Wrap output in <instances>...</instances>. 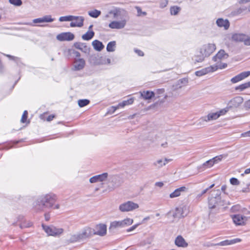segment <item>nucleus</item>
<instances>
[{
  "label": "nucleus",
  "instance_id": "nucleus-63",
  "mask_svg": "<svg viewBox=\"0 0 250 250\" xmlns=\"http://www.w3.org/2000/svg\"><path fill=\"white\" fill-rule=\"evenodd\" d=\"M73 54L76 57V59H79V58L80 57L81 54L80 53L77 51L73 50Z\"/></svg>",
  "mask_w": 250,
  "mask_h": 250
},
{
  "label": "nucleus",
  "instance_id": "nucleus-8",
  "mask_svg": "<svg viewBox=\"0 0 250 250\" xmlns=\"http://www.w3.org/2000/svg\"><path fill=\"white\" fill-rule=\"evenodd\" d=\"M232 220L235 224L237 226H243L246 224L248 217L240 214H235L232 216Z\"/></svg>",
  "mask_w": 250,
  "mask_h": 250
},
{
  "label": "nucleus",
  "instance_id": "nucleus-23",
  "mask_svg": "<svg viewBox=\"0 0 250 250\" xmlns=\"http://www.w3.org/2000/svg\"><path fill=\"white\" fill-rule=\"evenodd\" d=\"M246 34L242 33H235L232 35V40L236 42H244L245 43V38Z\"/></svg>",
  "mask_w": 250,
  "mask_h": 250
},
{
  "label": "nucleus",
  "instance_id": "nucleus-52",
  "mask_svg": "<svg viewBox=\"0 0 250 250\" xmlns=\"http://www.w3.org/2000/svg\"><path fill=\"white\" fill-rule=\"evenodd\" d=\"M168 4L167 0H162L160 2V7L162 8H165Z\"/></svg>",
  "mask_w": 250,
  "mask_h": 250
},
{
  "label": "nucleus",
  "instance_id": "nucleus-62",
  "mask_svg": "<svg viewBox=\"0 0 250 250\" xmlns=\"http://www.w3.org/2000/svg\"><path fill=\"white\" fill-rule=\"evenodd\" d=\"M24 220V217L23 215H20L17 217V221L22 222Z\"/></svg>",
  "mask_w": 250,
  "mask_h": 250
},
{
  "label": "nucleus",
  "instance_id": "nucleus-21",
  "mask_svg": "<svg viewBox=\"0 0 250 250\" xmlns=\"http://www.w3.org/2000/svg\"><path fill=\"white\" fill-rule=\"evenodd\" d=\"M187 190V188L183 186L176 189L173 192L170 194L169 197L173 198L179 196L181 195V192H185Z\"/></svg>",
  "mask_w": 250,
  "mask_h": 250
},
{
  "label": "nucleus",
  "instance_id": "nucleus-12",
  "mask_svg": "<svg viewBox=\"0 0 250 250\" xmlns=\"http://www.w3.org/2000/svg\"><path fill=\"white\" fill-rule=\"evenodd\" d=\"M126 24L125 20L121 21H113L109 24V27L112 29H122Z\"/></svg>",
  "mask_w": 250,
  "mask_h": 250
},
{
  "label": "nucleus",
  "instance_id": "nucleus-43",
  "mask_svg": "<svg viewBox=\"0 0 250 250\" xmlns=\"http://www.w3.org/2000/svg\"><path fill=\"white\" fill-rule=\"evenodd\" d=\"M247 85L246 83H242L238 86H237L235 87V90H239V91H242L245 89H247Z\"/></svg>",
  "mask_w": 250,
  "mask_h": 250
},
{
  "label": "nucleus",
  "instance_id": "nucleus-47",
  "mask_svg": "<svg viewBox=\"0 0 250 250\" xmlns=\"http://www.w3.org/2000/svg\"><path fill=\"white\" fill-rule=\"evenodd\" d=\"M153 165L155 166L158 165V167H161L163 166L166 165V163H164L163 160L162 159H160L156 161L153 163Z\"/></svg>",
  "mask_w": 250,
  "mask_h": 250
},
{
  "label": "nucleus",
  "instance_id": "nucleus-36",
  "mask_svg": "<svg viewBox=\"0 0 250 250\" xmlns=\"http://www.w3.org/2000/svg\"><path fill=\"white\" fill-rule=\"evenodd\" d=\"M90 103L88 99H81L78 101V105L80 107H84Z\"/></svg>",
  "mask_w": 250,
  "mask_h": 250
},
{
  "label": "nucleus",
  "instance_id": "nucleus-60",
  "mask_svg": "<svg viewBox=\"0 0 250 250\" xmlns=\"http://www.w3.org/2000/svg\"><path fill=\"white\" fill-rule=\"evenodd\" d=\"M240 206L239 205H234V206H232L231 208V209L233 211H239L240 210Z\"/></svg>",
  "mask_w": 250,
  "mask_h": 250
},
{
  "label": "nucleus",
  "instance_id": "nucleus-59",
  "mask_svg": "<svg viewBox=\"0 0 250 250\" xmlns=\"http://www.w3.org/2000/svg\"><path fill=\"white\" fill-rule=\"evenodd\" d=\"M34 23H42L44 22L43 18H40L34 19L33 21Z\"/></svg>",
  "mask_w": 250,
  "mask_h": 250
},
{
  "label": "nucleus",
  "instance_id": "nucleus-40",
  "mask_svg": "<svg viewBox=\"0 0 250 250\" xmlns=\"http://www.w3.org/2000/svg\"><path fill=\"white\" fill-rule=\"evenodd\" d=\"M4 56L8 57L10 60L14 61L17 63H18L19 62H21V59L17 57H15V56H12L11 55H8V54H4Z\"/></svg>",
  "mask_w": 250,
  "mask_h": 250
},
{
  "label": "nucleus",
  "instance_id": "nucleus-54",
  "mask_svg": "<svg viewBox=\"0 0 250 250\" xmlns=\"http://www.w3.org/2000/svg\"><path fill=\"white\" fill-rule=\"evenodd\" d=\"M229 109V108H228V106H227L226 108L220 110L219 111L217 112V113L218 114H219L220 116L221 115L225 114L228 111Z\"/></svg>",
  "mask_w": 250,
  "mask_h": 250
},
{
  "label": "nucleus",
  "instance_id": "nucleus-34",
  "mask_svg": "<svg viewBox=\"0 0 250 250\" xmlns=\"http://www.w3.org/2000/svg\"><path fill=\"white\" fill-rule=\"evenodd\" d=\"M33 225V223L30 221H26L24 220L20 224V227L21 229L28 228L31 227Z\"/></svg>",
  "mask_w": 250,
  "mask_h": 250
},
{
  "label": "nucleus",
  "instance_id": "nucleus-41",
  "mask_svg": "<svg viewBox=\"0 0 250 250\" xmlns=\"http://www.w3.org/2000/svg\"><path fill=\"white\" fill-rule=\"evenodd\" d=\"M119 108V107L118 106V105H117V106H111L108 108L106 114H112L114 113L117 109Z\"/></svg>",
  "mask_w": 250,
  "mask_h": 250
},
{
  "label": "nucleus",
  "instance_id": "nucleus-4",
  "mask_svg": "<svg viewBox=\"0 0 250 250\" xmlns=\"http://www.w3.org/2000/svg\"><path fill=\"white\" fill-rule=\"evenodd\" d=\"M42 227L45 232L47 233L48 235L57 236L62 234L63 231V229H58L54 226L50 227L42 224Z\"/></svg>",
  "mask_w": 250,
  "mask_h": 250
},
{
  "label": "nucleus",
  "instance_id": "nucleus-50",
  "mask_svg": "<svg viewBox=\"0 0 250 250\" xmlns=\"http://www.w3.org/2000/svg\"><path fill=\"white\" fill-rule=\"evenodd\" d=\"M223 158V155H220L219 156H217L212 159V160L214 162V164L216 163H218L219 162L221 161V160Z\"/></svg>",
  "mask_w": 250,
  "mask_h": 250
},
{
  "label": "nucleus",
  "instance_id": "nucleus-19",
  "mask_svg": "<svg viewBox=\"0 0 250 250\" xmlns=\"http://www.w3.org/2000/svg\"><path fill=\"white\" fill-rule=\"evenodd\" d=\"M229 57L228 54L226 53L224 50L221 49L212 58V60L216 62L218 59L221 60L222 59H227Z\"/></svg>",
  "mask_w": 250,
  "mask_h": 250
},
{
  "label": "nucleus",
  "instance_id": "nucleus-27",
  "mask_svg": "<svg viewBox=\"0 0 250 250\" xmlns=\"http://www.w3.org/2000/svg\"><path fill=\"white\" fill-rule=\"evenodd\" d=\"M123 227L122 225V221H113L111 222L110 227L109 228V230L112 229H115L117 228H122Z\"/></svg>",
  "mask_w": 250,
  "mask_h": 250
},
{
  "label": "nucleus",
  "instance_id": "nucleus-17",
  "mask_svg": "<svg viewBox=\"0 0 250 250\" xmlns=\"http://www.w3.org/2000/svg\"><path fill=\"white\" fill-rule=\"evenodd\" d=\"M81 234L83 236V239L91 237L93 235H96L95 229L87 227L83 230V232Z\"/></svg>",
  "mask_w": 250,
  "mask_h": 250
},
{
  "label": "nucleus",
  "instance_id": "nucleus-6",
  "mask_svg": "<svg viewBox=\"0 0 250 250\" xmlns=\"http://www.w3.org/2000/svg\"><path fill=\"white\" fill-rule=\"evenodd\" d=\"M205 55V57L209 56L216 49V45L214 43H208L204 45L200 49Z\"/></svg>",
  "mask_w": 250,
  "mask_h": 250
},
{
  "label": "nucleus",
  "instance_id": "nucleus-45",
  "mask_svg": "<svg viewBox=\"0 0 250 250\" xmlns=\"http://www.w3.org/2000/svg\"><path fill=\"white\" fill-rule=\"evenodd\" d=\"M27 117H28V112L27 110H24L22 114V117H21V122L22 123H26L27 121Z\"/></svg>",
  "mask_w": 250,
  "mask_h": 250
},
{
  "label": "nucleus",
  "instance_id": "nucleus-26",
  "mask_svg": "<svg viewBox=\"0 0 250 250\" xmlns=\"http://www.w3.org/2000/svg\"><path fill=\"white\" fill-rule=\"evenodd\" d=\"M155 94L153 91H144L141 93V96L145 100H150L154 97Z\"/></svg>",
  "mask_w": 250,
  "mask_h": 250
},
{
  "label": "nucleus",
  "instance_id": "nucleus-1",
  "mask_svg": "<svg viewBox=\"0 0 250 250\" xmlns=\"http://www.w3.org/2000/svg\"><path fill=\"white\" fill-rule=\"evenodd\" d=\"M57 200V196L54 193H50L40 196L36 200V206L39 209L42 210L43 208H52Z\"/></svg>",
  "mask_w": 250,
  "mask_h": 250
},
{
  "label": "nucleus",
  "instance_id": "nucleus-51",
  "mask_svg": "<svg viewBox=\"0 0 250 250\" xmlns=\"http://www.w3.org/2000/svg\"><path fill=\"white\" fill-rule=\"evenodd\" d=\"M242 240L240 238H235L232 240H229V245H232L236 243L240 242Z\"/></svg>",
  "mask_w": 250,
  "mask_h": 250
},
{
  "label": "nucleus",
  "instance_id": "nucleus-24",
  "mask_svg": "<svg viewBox=\"0 0 250 250\" xmlns=\"http://www.w3.org/2000/svg\"><path fill=\"white\" fill-rule=\"evenodd\" d=\"M92 44L94 49L98 51H101L104 48L103 43L97 40L93 41L92 42Z\"/></svg>",
  "mask_w": 250,
  "mask_h": 250
},
{
  "label": "nucleus",
  "instance_id": "nucleus-33",
  "mask_svg": "<svg viewBox=\"0 0 250 250\" xmlns=\"http://www.w3.org/2000/svg\"><path fill=\"white\" fill-rule=\"evenodd\" d=\"M101 14V12L99 10L95 9L92 11H90L88 12V15L92 18H98Z\"/></svg>",
  "mask_w": 250,
  "mask_h": 250
},
{
  "label": "nucleus",
  "instance_id": "nucleus-20",
  "mask_svg": "<svg viewBox=\"0 0 250 250\" xmlns=\"http://www.w3.org/2000/svg\"><path fill=\"white\" fill-rule=\"evenodd\" d=\"M79 18L74 19V20H76L75 21H72L70 23V26L72 27H82L83 25L84 21V18L82 16H77Z\"/></svg>",
  "mask_w": 250,
  "mask_h": 250
},
{
  "label": "nucleus",
  "instance_id": "nucleus-22",
  "mask_svg": "<svg viewBox=\"0 0 250 250\" xmlns=\"http://www.w3.org/2000/svg\"><path fill=\"white\" fill-rule=\"evenodd\" d=\"M217 25L220 27H224L225 29H228L229 27V22L228 20H224L222 18H219L216 21Z\"/></svg>",
  "mask_w": 250,
  "mask_h": 250
},
{
  "label": "nucleus",
  "instance_id": "nucleus-58",
  "mask_svg": "<svg viewBox=\"0 0 250 250\" xmlns=\"http://www.w3.org/2000/svg\"><path fill=\"white\" fill-rule=\"evenodd\" d=\"M139 225V224H135L132 227H130L129 228L127 229H126L127 232H130L133 230H134Z\"/></svg>",
  "mask_w": 250,
  "mask_h": 250
},
{
  "label": "nucleus",
  "instance_id": "nucleus-55",
  "mask_svg": "<svg viewBox=\"0 0 250 250\" xmlns=\"http://www.w3.org/2000/svg\"><path fill=\"white\" fill-rule=\"evenodd\" d=\"M244 44L246 45H250V36L246 35Z\"/></svg>",
  "mask_w": 250,
  "mask_h": 250
},
{
  "label": "nucleus",
  "instance_id": "nucleus-7",
  "mask_svg": "<svg viewBox=\"0 0 250 250\" xmlns=\"http://www.w3.org/2000/svg\"><path fill=\"white\" fill-rule=\"evenodd\" d=\"M75 38L74 35L71 32H62L58 34L56 39L59 41H72Z\"/></svg>",
  "mask_w": 250,
  "mask_h": 250
},
{
  "label": "nucleus",
  "instance_id": "nucleus-38",
  "mask_svg": "<svg viewBox=\"0 0 250 250\" xmlns=\"http://www.w3.org/2000/svg\"><path fill=\"white\" fill-rule=\"evenodd\" d=\"M123 227L131 225L133 223V220L130 218H125L122 221Z\"/></svg>",
  "mask_w": 250,
  "mask_h": 250
},
{
  "label": "nucleus",
  "instance_id": "nucleus-9",
  "mask_svg": "<svg viewBox=\"0 0 250 250\" xmlns=\"http://www.w3.org/2000/svg\"><path fill=\"white\" fill-rule=\"evenodd\" d=\"M108 173L104 172L101 174L94 176L90 178L89 182L91 183H94L98 182H104L105 181L108 177Z\"/></svg>",
  "mask_w": 250,
  "mask_h": 250
},
{
  "label": "nucleus",
  "instance_id": "nucleus-44",
  "mask_svg": "<svg viewBox=\"0 0 250 250\" xmlns=\"http://www.w3.org/2000/svg\"><path fill=\"white\" fill-rule=\"evenodd\" d=\"M214 164V162L213 161V160H212L211 159L203 164V167H207V168H209L213 166Z\"/></svg>",
  "mask_w": 250,
  "mask_h": 250
},
{
  "label": "nucleus",
  "instance_id": "nucleus-42",
  "mask_svg": "<svg viewBox=\"0 0 250 250\" xmlns=\"http://www.w3.org/2000/svg\"><path fill=\"white\" fill-rule=\"evenodd\" d=\"M43 21L44 22H51L54 21V19L52 18V16L50 15H45L43 16Z\"/></svg>",
  "mask_w": 250,
  "mask_h": 250
},
{
  "label": "nucleus",
  "instance_id": "nucleus-30",
  "mask_svg": "<svg viewBox=\"0 0 250 250\" xmlns=\"http://www.w3.org/2000/svg\"><path fill=\"white\" fill-rule=\"evenodd\" d=\"M195 57L196 58L195 60V62H203L206 57H205V55L202 51V49H200L199 54L195 55Z\"/></svg>",
  "mask_w": 250,
  "mask_h": 250
},
{
  "label": "nucleus",
  "instance_id": "nucleus-37",
  "mask_svg": "<svg viewBox=\"0 0 250 250\" xmlns=\"http://www.w3.org/2000/svg\"><path fill=\"white\" fill-rule=\"evenodd\" d=\"M172 216L174 218H181L182 217H184V216L182 215V213H181V209L179 208H176L175 211L173 213Z\"/></svg>",
  "mask_w": 250,
  "mask_h": 250
},
{
  "label": "nucleus",
  "instance_id": "nucleus-49",
  "mask_svg": "<svg viewBox=\"0 0 250 250\" xmlns=\"http://www.w3.org/2000/svg\"><path fill=\"white\" fill-rule=\"evenodd\" d=\"M188 83V79L187 78H184L182 79H181L178 80V83L179 84H184V85H186Z\"/></svg>",
  "mask_w": 250,
  "mask_h": 250
},
{
  "label": "nucleus",
  "instance_id": "nucleus-2",
  "mask_svg": "<svg viewBox=\"0 0 250 250\" xmlns=\"http://www.w3.org/2000/svg\"><path fill=\"white\" fill-rule=\"evenodd\" d=\"M221 191L217 190L215 193H211L208 197V208L210 209L215 208L217 206H223L224 201L222 200Z\"/></svg>",
  "mask_w": 250,
  "mask_h": 250
},
{
  "label": "nucleus",
  "instance_id": "nucleus-53",
  "mask_svg": "<svg viewBox=\"0 0 250 250\" xmlns=\"http://www.w3.org/2000/svg\"><path fill=\"white\" fill-rule=\"evenodd\" d=\"M136 9L137 10L138 16H140L142 15L146 16V12H142V9L140 7H136Z\"/></svg>",
  "mask_w": 250,
  "mask_h": 250
},
{
  "label": "nucleus",
  "instance_id": "nucleus-10",
  "mask_svg": "<svg viewBox=\"0 0 250 250\" xmlns=\"http://www.w3.org/2000/svg\"><path fill=\"white\" fill-rule=\"evenodd\" d=\"M106 225L104 224H99L95 226L96 235L104 236L106 234Z\"/></svg>",
  "mask_w": 250,
  "mask_h": 250
},
{
  "label": "nucleus",
  "instance_id": "nucleus-48",
  "mask_svg": "<svg viewBox=\"0 0 250 250\" xmlns=\"http://www.w3.org/2000/svg\"><path fill=\"white\" fill-rule=\"evenodd\" d=\"M230 183L232 185H238L240 184L239 181L236 178L232 177L229 180Z\"/></svg>",
  "mask_w": 250,
  "mask_h": 250
},
{
  "label": "nucleus",
  "instance_id": "nucleus-16",
  "mask_svg": "<svg viewBox=\"0 0 250 250\" xmlns=\"http://www.w3.org/2000/svg\"><path fill=\"white\" fill-rule=\"evenodd\" d=\"M217 70V68H214L213 66L203 68L201 70L197 71L195 72V74L198 77H201L208 74L209 72H213Z\"/></svg>",
  "mask_w": 250,
  "mask_h": 250
},
{
  "label": "nucleus",
  "instance_id": "nucleus-25",
  "mask_svg": "<svg viewBox=\"0 0 250 250\" xmlns=\"http://www.w3.org/2000/svg\"><path fill=\"white\" fill-rule=\"evenodd\" d=\"M95 32L93 30H88L86 33L82 35V38L85 41H89L93 38Z\"/></svg>",
  "mask_w": 250,
  "mask_h": 250
},
{
  "label": "nucleus",
  "instance_id": "nucleus-29",
  "mask_svg": "<svg viewBox=\"0 0 250 250\" xmlns=\"http://www.w3.org/2000/svg\"><path fill=\"white\" fill-rule=\"evenodd\" d=\"M79 18L77 17H75L74 16L69 15L66 16H62L61 17L59 18L60 21H72L74 19H76Z\"/></svg>",
  "mask_w": 250,
  "mask_h": 250
},
{
  "label": "nucleus",
  "instance_id": "nucleus-32",
  "mask_svg": "<svg viewBox=\"0 0 250 250\" xmlns=\"http://www.w3.org/2000/svg\"><path fill=\"white\" fill-rule=\"evenodd\" d=\"M116 42L111 41L108 43L106 46V50L108 52H113L115 51V47L116 46Z\"/></svg>",
  "mask_w": 250,
  "mask_h": 250
},
{
  "label": "nucleus",
  "instance_id": "nucleus-56",
  "mask_svg": "<svg viewBox=\"0 0 250 250\" xmlns=\"http://www.w3.org/2000/svg\"><path fill=\"white\" fill-rule=\"evenodd\" d=\"M227 66V63H220V64L218 66H215V67H214V68H217V69L219 68V69H222L226 68Z\"/></svg>",
  "mask_w": 250,
  "mask_h": 250
},
{
  "label": "nucleus",
  "instance_id": "nucleus-39",
  "mask_svg": "<svg viewBox=\"0 0 250 250\" xmlns=\"http://www.w3.org/2000/svg\"><path fill=\"white\" fill-rule=\"evenodd\" d=\"M229 245V240H225L224 241H221L217 244H210L208 245V246H228Z\"/></svg>",
  "mask_w": 250,
  "mask_h": 250
},
{
  "label": "nucleus",
  "instance_id": "nucleus-5",
  "mask_svg": "<svg viewBox=\"0 0 250 250\" xmlns=\"http://www.w3.org/2000/svg\"><path fill=\"white\" fill-rule=\"evenodd\" d=\"M244 102L241 96H236L231 99L228 104V108H236L239 107Z\"/></svg>",
  "mask_w": 250,
  "mask_h": 250
},
{
  "label": "nucleus",
  "instance_id": "nucleus-46",
  "mask_svg": "<svg viewBox=\"0 0 250 250\" xmlns=\"http://www.w3.org/2000/svg\"><path fill=\"white\" fill-rule=\"evenodd\" d=\"M9 1L11 4L17 6H21L22 3L21 0H9Z\"/></svg>",
  "mask_w": 250,
  "mask_h": 250
},
{
  "label": "nucleus",
  "instance_id": "nucleus-31",
  "mask_svg": "<svg viewBox=\"0 0 250 250\" xmlns=\"http://www.w3.org/2000/svg\"><path fill=\"white\" fill-rule=\"evenodd\" d=\"M134 102L133 98H130L127 100H124L122 102L120 103L118 105L120 107H123L126 105H129L133 104Z\"/></svg>",
  "mask_w": 250,
  "mask_h": 250
},
{
  "label": "nucleus",
  "instance_id": "nucleus-18",
  "mask_svg": "<svg viewBox=\"0 0 250 250\" xmlns=\"http://www.w3.org/2000/svg\"><path fill=\"white\" fill-rule=\"evenodd\" d=\"M175 244L179 247L186 248L188 246V243L181 235H179L176 238Z\"/></svg>",
  "mask_w": 250,
  "mask_h": 250
},
{
  "label": "nucleus",
  "instance_id": "nucleus-3",
  "mask_svg": "<svg viewBox=\"0 0 250 250\" xmlns=\"http://www.w3.org/2000/svg\"><path fill=\"white\" fill-rule=\"evenodd\" d=\"M139 208V205L132 201H127L121 204L119 207V210L122 212L132 211Z\"/></svg>",
  "mask_w": 250,
  "mask_h": 250
},
{
  "label": "nucleus",
  "instance_id": "nucleus-11",
  "mask_svg": "<svg viewBox=\"0 0 250 250\" xmlns=\"http://www.w3.org/2000/svg\"><path fill=\"white\" fill-rule=\"evenodd\" d=\"M250 75V71H244L232 78L230 81L232 83H235L244 79Z\"/></svg>",
  "mask_w": 250,
  "mask_h": 250
},
{
  "label": "nucleus",
  "instance_id": "nucleus-13",
  "mask_svg": "<svg viewBox=\"0 0 250 250\" xmlns=\"http://www.w3.org/2000/svg\"><path fill=\"white\" fill-rule=\"evenodd\" d=\"M74 46L85 53H89L90 50V48L88 47L85 43L76 42L74 43Z\"/></svg>",
  "mask_w": 250,
  "mask_h": 250
},
{
  "label": "nucleus",
  "instance_id": "nucleus-14",
  "mask_svg": "<svg viewBox=\"0 0 250 250\" xmlns=\"http://www.w3.org/2000/svg\"><path fill=\"white\" fill-rule=\"evenodd\" d=\"M220 117V114L216 112L209 113L208 115L201 117L200 121L202 122H208L217 119Z\"/></svg>",
  "mask_w": 250,
  "mask_h": 250
},
{
  "label": "nucleus",
  "instance_id": "nucleus-28",
  "mask_svg": "<svg viewBox=\"0 0 250 250\" xmlns=\"http://www.w3.org/2000/svg\"><path fill=\"white\" fill-rule=\"evenodd\" d=\"M83 236L81 233L78 234H74L71 236L69 240V242L72 243L78 241L81 239H83Z\"/></svg>",
  "mask_w": 250,
  "mask_h": 250
},
{
  "label": "nucleus",
  "instance_id": "nucleus-57",
  "mask_svg": "<svg viewBox=\"0 0 250 250\" xmlns=\"http://www.w3.org/2000/svg\"><path fill=\"white\" fill-rule=\"evenodd\" d=\"M242 11H243V10L241 8H239V9L232 12V14L233 15L235 16V15H237L239 14H241L242 12Z\"/></svg>",
  "mask_w": 250,
  "mask_h": 250
},
{
  "label": "nucleus",
  "instance_id": "nucleus-35",
  "mask_svg": "<svg viewBox=\"0 0 250 250\" xmlns=\"http://www.w3.org/2000/svg\"><path fill=\"white\" fill-rule=\"evenodd\" d=\"M180 10L181 8L177 6H173L170 8V13L172 15H177Z\"/></svg>",
  "mask_w": 250,
  "mask_h": 250
},
{
  "label": "nucleus",
  "instance_id": "nucleus-15",
  "mask_svg": "<svg viewBox=\"0 0 250 250\" xmlns=\"http://www.w3.org/2000/svg\"><path fill=\"white\" fill-rule=\"evenodd\" d=\"M85 64V62L83 59H75L74 64V70L79 71L83 69Z\"/></svg>",
  "mask_w": 250,
  "mask_h": 250
},
{
  "label": "nucleus",
  "instance_id": "nucleus-64",
  "mask_svg": "<svg viewBox=\"0 0 250 250\" xmlns=\"http://www.w3.org/2000/svg\"><path fill=\"white\" fill-rule=\"evenodd\" d=\"M44 218H45V220L46 221H48L50 220V213L49 212L45 213L44 214Z\"/></svg>",
  "mask_w": 250,
  "mask_h": 250
},
{
  "label": "nucleus",
  "instance_id": "nucleus-61",
  "mask_svg": "<svg viewBox=\"0 0 250 250\" xmlns=\"http://www.w3.org/2000/svg\"><path fill=\"white\" fill-rule=\"evenodd\" d=\"M134 51L138 55V56H144V52L139 50V49H134Z\"/></svg>",
  "mask_w": 250,
  "mask_h": 250
}]
</instances>
